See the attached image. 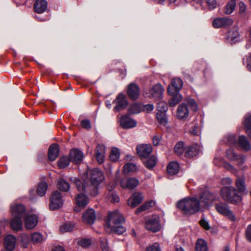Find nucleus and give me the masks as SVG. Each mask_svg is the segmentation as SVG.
Segmentation results:
<instances>
[{"instance_id":"1","label":"nucleus","mask_w":251,"mask_h":251,"mask_svg":"<svg viewBox=\"0 0 251 251\" xmlns=\"http://www.w3.org/2000/svg\"><path fill=\"white\" fill-rule=\"evenodd\" d=\"M124 222L123 216L118 210L109 212L106 220L105 230L108 232L122 234L126 231L122 226Z\"/></svg>"},{"instance_id":"2","label":"nucleus","mask_w":251,"mask_h":251,"mask_svg":"<svg viewBox=\"0 0 251 251\" xmlns=\"http://www.w3.org/2000/svg\"><path fill=\"white\" fill-rule=\"evenodd\" d=\"M177 207L184 214L190 215L200 210L201 204L197 198L189 197L180 200L177 203Z\"/></svg>"},{"instance_id":"3","label":"nucleus","mask_w":251,"mask_h":251,"mask_svg":"<svg viewBox=\"0 0 251 251\" xmlns=\"http://www.w3.org/2000/svg\"><path fill=\"white\" fill-rule=\"evenodd\" d=\"M75 184L79 191L84 192L90 196H96L99 194V186L96 184L89 182L83 181L77 178L72 180Z\"/></svg>"},{"instance_id":"4","label":"nucleus","mask_w":251,"mask_h":251,"mask_svg":"<svg viewBox=\"0 0 251 251\" xmlns=\"http://www.w3.org/2000/svg\"><path fill=\"white\" fill-rule=\"evenodd\" d=\"M220 194L224 201L230 203H238L242 201L241 197L237 194L236 189L232 186L224 187L221 190Z\"/></svg>"},{"instance_id":"5","label":"nucleus","mask_w":251,"mask_h":251,"mask_svg":"<svg viewBox=\"0 0 251 251\" xmlns=\"http://www.w3.org/2000/svg\"><path fill=\"white\" fill-rule=\"evenodd\" d=\"M217 200L218 197L216 195L205 190L200 195L199 201L202 206H208Z\"/></svg>"},{"instance_id":"6","label":"nucleus","mask_w":251,"mask_h":251,"mask_svg":"<svg viewBox=\"0 0 251 251\" xmlns=\"http://www.w3.org/2000/svg\"><path fill=\"white\" fill-rule=\"evenodd\" d=\"M215 209L220 214L227 218L229 220L234 222L236 217L233 212L230 210L228 205L225 203H219L215 205Z\"/></svg>"},{"instance_id":"7","label":"nucleus","mask_w":251,"mask_h":251,"mask_svg":"<svg viewBox=\"0 0 251 251\" xmlns=\"http://www.w3.org/2000/svg\"><path fill=\"white\" fill-rule=\"evenodd\" d=\"M50 208L55 210L61 207L63 204L61 193L58 191H54L50 198Z\"/></svg>"},{"instance_id":"8","label":"nucleus","mask_w":251,"mask_h":251,"mask_svg":"<svg viewBox=\"0 0 251 251\" xmlns=\"http://www.w3.org/2000/svg\"><path fill=\"white\" fill-rule=\"evenodd\" d=\"M146 228L153 232L158 231L160 229L159 223V217L157 216H152L147 220L145 223Z\"/></svg>"},{"instance_id":"9","label":"nucleus","mask_w":251,"mask_h":251,"mask_svg":"<svg viewBox=\"0 0 251 251\" xmlns=\"http://www.w3.org/2000/svg\"><path fill=\"white\" fill-rule=\"evenodd\" d=\"M113 103L115 104L114 107V110L115 111H120L125 109L128 104L126 96L122 93H120L117 96Z\"/></svg>"},{"instance_id":"10","label":"nucleus","mask_w":251,"mask_h":251,"mask_svg":"<svg viewBox=\"0 0 251 251\" xmlns=\"http://www.w3.org/2000/svg\"><path fill=\"white\" fill-rule=\"evenodd\" d=\"M120 186L124 189H134L139 184V180L136 177H125L120 182Z\"/></svg>"},{"instance_id":"11","label":"nucleus","mask_w":251,"mask_h":251,"mask_svg":"<svg viewBox=\"0 0 251 251\" xmlns=\"http://www.w3.org/2000/svg\"><path fill=\"white\" fill-rule=\"evenodd\" d=\"M163 92L164 89L161 85L156 84L149 90V92L147 93V94H148L149 97L157 100L162 98Z\"/></svg>"},{"instance_id":"12","label":"nucleus","mask_w":251,"mask_h":251,"mask_svg":"<svg viewBox=\"0 0 251 251\" xmlns=\"http://www.w3.org/2000/svg\"><path fill=\"white\" fill-rule=\"evenodd\" d=\"M70 160L75 164H80L84 157L83 152L77 149H72L69 152Z\"/></svg>"},{"instance_id":"13","label":"nucleus","mask_w":251,"mask_h":251,"mask_svg":"<svg viewBox=\"0 0 251 251\" xmlns=\"http://www.w3.org/2000/svg\"><path fill=\"white\" fill-rule=\"evenodd\" d=\"M152 150V147L150 144H141L136 147L137 153L141 158L147 157Z\"/></svg>"},{"instance_id":"14","label":"nucleus","mask_w":251,"mask_h":251,"mask_svg":"<svg viewBox=\"0 0 251 251\" xmlns=\"http://www.w3.org/2000/svg\"><path fill=\"white\" fill-rule=\"evenodd\" d=\"M232 24V20L226 17L215 18L213 20L212 22L213 27L216 28L226 27L231 25Z\"/></svg>"},{"instance_id":"15","label":"nucleus","mask_w":251,"mask_h":251,"mask_svg":"<svg viewBox=\"0 0 251 251\" xmlns=\"http://www.w3.org/2000/svg\"><path fill=\"white\" fill-rule=\"evenodd\" d=\"M119 122L121 126L125 129L133 128L137 125V122L127 115L122 116Z\"/></svg>"},{"instance_id":"16","label":"nucleus","mask_w":251,"mask_h":251,"mask_svg":"<svg viewBox=\"0 0 251 251\" xmlns=\"http://www.w3.org/2000/svg\"><path fill=\"white\" fill-rule=\"evenodd\" d=\"M25 227L27 229L34 228L38 222L37 216L35 214H25Z\"/></svg>"},{"instance_id":"17","label":"nucleus","mask_w":251,"mask_h":251,"mask_svg":"<svg viewBox=\"0 0 251 251\" xmlns=\"http://www.w3.org/2000/svg\"><path fill=\"white\" fill-rule=\"evenodd\" d=\"M189 110L187 105L185 103L180 104L177 108L176 116L180 120H185L189 116Z\"/></svg>"},{"instance_id":"18","label":"nucleus","mask_w":251,"mask_h":251,"mask_svg":"<svg viewBox=\"0 0 251 251\" xmlns=\"http://www.w3.org/2000/svg\"><path fill=\"white\" fill-rule=\"evenodd\" d=\"M103 179L104 176L99 169L95 168L91 171L89 182L100 185Z\"/></svg>"},{"instance_id":"19","label":"nucleus","mask_w":251,"mask_h":251,"mask_svg":"<svg viewBox=\"0 0 251 251\" xmlns=\"http://www.w3.org/2000/svg\"><path fill=\"white\" fill-rule=\"evenodd\" d=\"M143 200V194L141 193L136 192L132 194L127 201L128 206L134 208L137 206Z\"/></svg>"},{"instance_id":"20","label":"nucleus","mask_w":251,"mask_h":251,"mask_svg":"<svg viewBox=\"0 0 251 251\" xmlns=\"http://www.w3.org/2000/svg\"><path fill=\"white\" fill-rule=\"evenodd\" d=\"M127 93L131 99L137 100L140 95L139 86L134 83H130L127 86Z\"/></svg>"},{"instance_id":"21","label":"nucleus","mask_w":251,"mask_h":251,"mask_svg":"<svg viewBox=\"0 0 251 251\" xmlns=\"http://www.w3.org/2000/svg\"><path fill=\"white\" fill-rule=\"evenodd\" d=\"M16 238L11 234L7 235L4 238V246L8 251H13L16 247Z\"/></svg>"},{"instance_id":"22","label":"nucleus","mask_w":251,"mask_h":251,"mask_svg":"<svg viewBox=\"0 0 251 251\" xmlns=\"http://www.w3.org/2000/svg\"><path fill=\"white\" fill-rule=\"evenodd\" d=\"M167 91L168 94L172 96V97L169 100L168 104L171 107H174L182 100V97L179 93L174 94V92H172L170 86H169Z\"/></svg>"},{"instance_id":"23","label":"nucleus","mask_w":251,"mask_h":251,"mask_svg":"<svg viewBox=\"0 0 251 251\" xmlns=\"http://www.w3.org/2000/svg\"><path fill=\"white\" fill-rule=\"evenodd\" d=\"M11 211L14 216L21 217L25 213V208L22 204L15 203L11 205Z\"/></svg>"},{"instance_id":"24","label":"nucleus","mask_w":251,"mask_h":251,"mask_svg":"<svg viewBox=\"0 0 251 251\" xmlns=\"http://www.w3.org/2000/svg\"><path fill=\"white\" fill-rule=\"evenodd\" d=\"M105 147L102 144H99L95 151V155L96 159L99 164L103 162L105 157Z\"/></svg>"},{"instance_id":"25","label":"nucleus","mask_w":251,"mask_h":251,"mask_svg":"<svg viewBox=\"0 0 251 251\" xmlns=\"http://www.w3.org/2000/svg\"><path fill=\"white\" fill-rule=\"evenodd\" d=\"M240 34L238 27H233L229 32L227 35V40L231 44L235 43L239 40Z\"/></svg>"},{"instance_id":"26","label":"nucleus","mask_w":251,"mask_h":251,"mask_svg":"<svg viewBox=\"0 0 251 251\" xmlns=\"http://www.w3.org/2000/svg\"><path fill=\"white\" fill-rule=\"evenodd\" d=\"M96 219L95 211L92 209L87 210L83 214L82 220L84 222L89 224H93Z\"/></svg>"},{"instance_id":"27","label":"nucleus","mask_w":251,"mask_h":251,"mask_svg":"<svg viewBox=\"0 0 251 251\" xmlns=\"http://www.w3.org/2000/svg\"><path fill=\"white\" fill-rule=\"evenodd\" d=\"M48 6L46 0H36L34 4V8L36 12L42 13L45 11Z\"/></svg>"},{"instance_id":"28","label":"nucleus","mask_w":251,"mask_h":251,"mask_svg":"<svg viewBox=\"0 0 251 251\" xmlns=\"http://www.w3.org/2000/svg\"><path fill=\"white\" fill-rule=\"evenodd\" d=\"M59 153V146L56 143L52 144L49 148L48 151L49 159L54 161L58 156Z\"/></svg>"},{"instance_id":"29","label":"nucleus","mask_w":251,"mask_h":251,"mask_svg":"<svg viewBox=\"0 0 251 251\" xmlns=\"http://www.w3.org/2000/svg\"><path fill=\"white\" fill-rule=\"evenodd\" d=\"M10 226L14 231L21 230L23 228L21 217L14 216L11 221Z\"/></svg>"},{"instance_id":"30","label":"nucleus","mask_w":251,"mask_h":251,"mask_svg":"<svg viewBox=\"0 0 251 251\" xmlns=\"http://www.w3.org/2000/svg\"><path fill=\"white\" fill-rule=\"evenodd\" d=\"M224 139L226 141H247V138L244 135H240L238 137V140L237 141V137L236 135L233 133L228 132L225 134Z\"/></svg>"},{"instance_id":"31","label":"nucleus","mask_w":251,"mask_h":251,"mask_svg":"<svg viewBox=\"0 0 251 251\" xmlns=\"http://www.w3.org/2000/svg\"><path fill=\"white\" fill-rule=\"evenodd\" d=\"M185 156L191 157L196 156L200 152V147L197 144H194L185 149Z\"/></svg>"},{"instance_id":"32","label":"nucleus","mask_w":251,"mask_h":251,"mask_svg":"<svg viewBox=\"0 0 251 251\" xmlns=\"http://www.w3.org/2000/svg\"><path fill=\"white\" fill-rule=\"evenodd\" d=\"M75 201L79 207L84 208L87 205L89 200L86 195L80 193L77 195Z\"/></svg>"},{"instance_id":"33","label":"nucleus","mask_w":251,"mask_h":251,"mask_svg":"<svg viewBox=\"0 0 251 251\" xmlns=\"http://www.w3.org/2000/svg\"><path fill=\"white\" fill-rule=\"evenodd\" d=\"M143 110V104L139 103H134L128 108V112L131 114H136L140 113Z\"/></svg>"},{"instance_id":"34","label":"nucleus","mask_w":251,"mask_h":251,"mask_svg":"<svg viewBox=\"0 0 251 251\" xmlns=\"http://www.w3.org/2000/svg\"><path fill=\"white\" fill-rule=\"evenodd\" d=\"M179 170V166L177 162L173 161L169 164L167 167V171L172 175L176 174Z\"/></svg>"},{"instance_id":"35","label":"nucleus","mask_w":251,"mask_h":251,"mask_svg":"<svg viewBox=\"0 0 251 251\" xmlns=\"http://www.w3.org/2000/svg\"><path fill=\"white\" fill-rule=\"evenodd\" d=\"M57 188L63 192H68L70 189V185L63 178H59L57 184Z\"/></svg>"},{"instance_id":"36","label":"nucleus","mask_w":251,"mask_h":251,"mask_svg":"<svg viewBox=\"0 0 251 251\" xmlns=\"http://www.w3.org/2000/svg\"><path fill=\"white\" fill-rule=\"evenodd\" d=\"M196 251H208L206 242L202 239H199L196 244Z\"/></svg>"},{"instance_id":"37","label":"nucleus","mask_w":251,"mask_h":251,"mask_svg":"<svg viewBox=\"0 0 251 251\" xmlns=\"http://www.w3.org/2000/svg\"><path fill=\"white\" fill-rule=\"evenodd\" d=\"M171 84L174 87L176 92L178 93L179 90L182 87L183 82L180 78L176 77L172 79Z\"/></svg>"},{"instance_id":"38","label":"nucleus","mask_w":251,"mask_h":251,"mask_svg":"<svg viewBox=\"0 0 251 251\" xmlns=\"http://www.w3.org/2000/svg\"><path fill=\"white\" fill-rule=\"evenodd\" d=\"M154 205L155 202L153 201H151L149 202H146L136 210L135 213L138 214L142 211L149 209L150 208L153 207Z\"/></svg>"},{"instance_id":"39","label":"nucleus","mask_w":251,"mask_h":251,"mask_svg":"<svg viewBox=\"0 0 251 251\" xmlns=\"http://www.w3.org/2000/svg\"><path fill=\"white\" fill-rule=\"evenodd\" d=\"M48 184L45 182L39 183L37 187V193L38 195L41 197L45 196L48 189Z\"/></svg>"},{"instance_id":"40","label":"nucleus","mask_w":251,"mask_h":251,"mask_svg":"<svg viewBox=\"0 0 251 251\" xmlns=\"http://www.w3.org/2000/svg\"><path fill=\"white\" fill-rule=\"evenodd\" d=\"M236 0H229L226 5L225 13L226 14H231L235 9Z\"/></svg>"},{"instance_id":"41","label":"nucleus","mask_w":251,"mask_h":251,"mask_svg":"<svg viewBox=\"0 0 251 251\" xmlns=\"http://www.w3.org/2000/svg\"><path fill=\"white\" fill-rule=\"evenodd\" d=\"M137 167L135 164L132 163H127L123 167V173L128 174L136 171Z\"/></svg>"},{"instance_id":"42","label":"nucleus","mask_w":251,"mask_h":251,"mask_svg":"<svg viewBox=\"0 0 251 251\" xmlns=\"http://www.w3.org/2000/svg\"><path fill=\"white\" fill-rule=\"evenodd\" d=\"M245 179L243 177H237L236 180V186L238 191L240 192H244L245 190Z\"/></svg>"},{"instance_id":"43","label":"nucleus","mask_w":251,"mask_h":251,"mask_svg":"<svg viewBox=\"0 0 251 251\" xmlns=\"http://www.w3.org/2000/svg\"><path fill=\"white\" fill-rule=\"evenodd\" d=\"M30 240L33 244L41 243L44 240L42 234L39 232L32 233Z\"/></svg>"},{"instance_id":"44","label":"nucleus","mask_w":251,"mask_h":251,"mask_svg":"<svg viewBox=\"0 0 251 251\" xmlns=\"http://www.w3.org/2000/svg\"><path fill=\"white\" fill-rule=\"evenodd\" d=\"M75 225L73 223H67L61 225L60 227V231L62 233L70 232L75 228Z\"/></svg>"},{"instance_id":"45","label":"nucleus","mask_w":251,"mask_h":251,"mask_svg":"<svg viewBox=\"0 0 251 251\" xmlns=\"http://www.w3.org/2000/svg\"><path fill=\"white\" fill-rule=\"evenodd\" d=\"M185 100L187 102L188 104L189 105L192 110H193L194 112H196L198 110V105L197 102L195 100L190 97H186L185 99Z\"/></svg>"},{"instance_id":"46","label":"nucleus","mask_w":251,"mask_h":251,"mask_svg":"<svg viewBox=\"0 0 251 251\" xmlns=\"http://www.w3.org/2000/svg\"><path fill=\"white\" fill-rule=\"evenodd\" d=\"M157 158L154 156H151L145 163L146 167L149 169H152L156 164Z\"/></svg>"},{"instance_id":"47","label":"nucleus","mask_w":251,"mask_h":251,"mask_svg":"<svg viewBox=\"0 0 251 251\" xmlns=\"http://www.w3.org/2000/svg\"><path fill=\"white\" fill-rule=\"evenodd\" d=\"M166 112H159L156 114V118L158 122L163 125H166L168 123Z\"/></svg>"},{"instance_id":"48","label":"nucleus","mask_w":251,"mask_h":251,"mask_svg":"<svg viewBox=\"0 0 251 251\" xmlns=\"http://www.w3.org/2000/svg\"><path fill=\"white\" fill-rule=\"evenodd\" d=\"M70 160V157L64 156L60 158L58 162V166L59 168H65L68 166Z\"/></svg>"},{"instance_id":"49","label":"nucleus","mask_w":251,"mask_h":251,"mask_svg":"<svg viewBox=\"0 0 251 251\" xmlns=\"http://www.w3.org/2000/svg\"><path fill=\"white\" fill-rule=\"evenodd\" d=\"M120 155V152L119 149L117 148H113L111 150L109 157L111 160L116 161L119 159Z\"/></svg>"},{"instance_id":"50","label":"nucleus","mask_w":251,"mask_h":251,"mask_svg":"<svg viewBox=\"0 0 251 251\" xmlns=\"http://www.w3.org/2000/svg\"><path fill=\"white\" fill-rule=\"evenodd\" d=\"M20 238L22 247L26 248L30 242L29 236L26 234L23 233L20 235Z\"/></svg>"},{"instance_id":"51","label":"nucleus","mask_w":251,"mask_h":251,"mask_svg":"<svg viewBox=\"0 0 251 251\" xmlns=\"http://www.w3.org/2000/svg\"><path fill=\"white\" fill-rule=\"evenodd\" d=\"M108 189L110 191L107 195L108 200L113 203L118 202L119 201V197L118 196L115 192L111 191L112 189V188L111 189L109 188H108Z\"/></svg>"},{"instance_id":"52","label":"nucleus","mask_w":251,"mask_h":251,"mask_svg":"<svg viewBox=\"0 0 251 251\" xmlns=\"http://www.w3.org/2000/svg\"><path fill=\"white\" fill-rule=\"evenodd\" d=\"M157 108L159 112H166L168 110V104L165 101L161 100L158 102Z\"/></svg>"},{"instance_id":"53","label":"nucleus","mask_w":251,"mask_h":251,"mask_svg":"<svg viewBox=\"0 0 251 251\" xmlns=\"http://www.w3.org/2000/svg\"><path fill=\"white\" fill-rule=\"evenodd\" d=\"M174 150L177 155H181L184 151L183 142H177L175 147Z\"/></svg>"},{"instance_id":"54","label":"nucleus","mask_w":251,"mask_h":251,"mask_svg":"<svg viewBox=\"0 0 251 251\" xmlns=\"http://www.w3.org/2000/svg\"><path fill=\"white\" fill-rule=\"evenodd\" d=\"M236 145L241 149L248 151L251 149V145L249 142H234Z\"/></svg>"},{"instance_id":"55","label":"nucleus","mask_w":251,"mask_h":251,"mask_svg":"<svg viewBox=\"0 0 251 251\" xmlns=\"http://www.w3.org/2000/svg\"><path fill=\"white\" fill-rule=\"evenodd\" d=\"M228 158L231 160H236L238 159V155L234 152L232 149H229L226 152Z\"/></svg>"},{"instance_id":"56","label":"nucleus","mask_w":251,"mask_h":251,"mask_svg":"<svg viewBox=\"0 0 251 251\" xmlns=\"http://www.w3.org/2000/svg\"><path fill=\"white\" fill-rule=\"evenodd\" d=\"M209 10L215 9L217 6V0H204Z\"/></svg>"},{"instance_id":"57","label":"nucleus","mask_w":251,"mask_h":251,"mask_svg":"<svg viewBox=\"0 0 251 251\" xmlns=\"http://www.w3.org/2000/svg\"><path fill=\"white\" fill-rule=\"evenodd\" d=\"M146 251H161V250L159 244L155 243L147 247Z\"/></svg>"},{"instance_id":"58","label":"nucleus","mask_w":251,"mask_h":251,"mask_svg":"<svg viewBox=\"0 0 251 251\" xmlns=\"http://www.w3.org/2000/svg\"><path fill=\"white\" fill-rule=\"evenodd\" d=\"M78 244L83 248H87L91 245L92 242L89 239H82L78 242Z\"/></svg>"},{"instance_id":"59","label":"nucleus","mask_w":251,"mask_h":251,"mask_svg":"<svg viewBox=\"0 0 251 251\" xmlns=\"http://www.w3.org/2000/svg\"><path fill=\"white\" fill-rule=\"evenodd\" d=\"M81 126L83 128L87 130H89L91 128V122L89 120L85 119L81 122Z\"/></svg>"},{"instance_id":"60","label":"nucleus","mask_w":251,"mask_h":251,"mask_svg":"<svg viewBox=\"0 0 251 251\" xmlns=\"http://www.w3.org/2000/svg\"><path fill=\"white\" fill-rule=\"evenodd\" d=\"M189 132L192 135H199V130L198 126L195 124H194L192 126Z\"/></svg>"},{"instance_id":"61","label":"nucleus","mask_w":251,"mask_h":251,"mask_svg":"<svg viewBox=\"0 0 251 251\" xmlns=\"http://www.w3.org/2000/svg\"><path fill=\"white\" fill-rule=\"evenodd\" d=\"M154 106L152 104H147L146 105H143L142 111L149 113L153 110Z\"/></svg>"},{"instance_id":"62","label":"nucleus","mask_w":251,"mask_h":251,"mask_svg":"<svg viewBox=\"0 0 251 251\" xmlns=\"http://www.w3.org/2000/svg\"><path fill=\"white\" fill-rule=\"evenodd\" d=\"M200 224L201 226L206 230H208L210 228L208 222L204 218L201 220Z\"/></svg>"},{"instance_id":"63","label":"nucleus","mask_w":251,"mask_h":251,"mask_svg":"<svg viewBox=\"0 0 251 251\" xmlns=\"http://www.w3.org/2000/svg\"><path fill=\"white\" fill-rule=\"evenodd\" d=\"M239 8L240 14L244 15L246 12V6L244 2L241 1L239 3Z\"/></svg>"},{"instance_id":"64","label":"nucleus","mask_w":251,"mask_h":251,"mask_svg":"<svg viewBox=\"0 0 251 251\" xmlns=\"http://www.w3.org/2000/svg\"><path fill=\"white\" fill-rule=\"evenodd\" d=\"M245 126L246 129L251 128V115L245 119Z\"/></svg>"}]
</instances>
